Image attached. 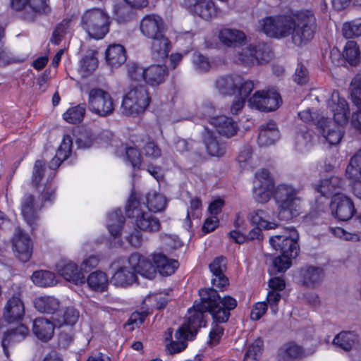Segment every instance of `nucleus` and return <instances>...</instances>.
Returning a JSON list of instances; mask_svg holds the SVG:
<instances>
[{"instance_id":"1","label":"nucleus","mask_w":361,"mask_h":361,"mask_svg":"<svg viewBox=\"0 0 361 361\" xmlns=\"http://www.w3.org/2000/svg\"><path fill=\"white\" fill-rule=\"evenodd\" d=\"M200 302L195 303L188 311L186 321L181 327H185L187 334L192 338L198 329L205 326L204 314L209 312L213 319L220 323L228 321L231 310L237 306L235 298L227 295L221 298L214 288H202L199 290Z\"/></svg>"},{"instance_id":"2","label":"nucleus","mask_w":361,"mask_h":361,"mask_svg":"<svg viewBox=\"0 0 361 361\" xmlns=\"http://www.w3.org/2000/svg\"><path fill=\"white\" fill-rule=\"evenodd\" d=\"M314 20L311 11H290L267 17L259 22V25L264 33L271 37L282 38L291 34L293 42L300 46L313 39L314 32L311 24Z\"/></svg>"},{"instance_id":"3","label":"nucleus","mask_w":361,"mask_h":361,"mask_svg":"<svg viewBox=\"0 0 361 361\" xmlns=\"http://www.w3.org/2000/svg\"><path fill=\"white\" fill-rule=\"evenodd\" d=\"M327 106L334 113V120L322 118L317 121V133H319L330 145H336L341 142L343 136L341 124L345 123L348 119V104L343 97H341L339 92L334 90L327 101Z\"/></svg>"},{"instance_id":"4","label":"nucleus","mask_w":361,"mask_h":361,"mask_svg":"<svg viewBox=\"0 0 361 361\" xmlns=\"http://www.w3.org/2000/svg\"><path fill=\"white\" fill-rule=\"evenodd\" d=\"M299 234L293 227L284 228V233L270 238L269 243L281 255L272 260V268L276 272H285L291 265V259L295 258L299 253Z\"/></svg>"},{"instance_id":"5","label":"nucleus","mask_w":361,"mask_h":361,"mask_svg":"<svg viewBox=\"0 0 361 361\" xmlns=\"http://www.w3.org/2000/svg\"><path fill=\"white\" fill-rule=\"evenodd\" d=\"M274 198L277 204L278 218L288 221L299 215L300 200L297 197V192L292 186L279 185L274 192Z\"/></svg>"},{"instance_id":"6","label":"nucleus","mask_w":361,"mask_h":361,"mask_svg":"<svg viewBox=\"0 0 361 361\" xmlns=\"http://www.w3.org/2000/svg\"><path fill=\"white\" fill-rule=\"evenodd\" d=\"M111 24L108 13L100 8L86 11L82 16L80 25L90 38L103 39L109 32Z\"/></svg>"},{"instance_id":"7","label":"nucleus","mask_w":361,"mask_h":361,"mask_svg":"<svg viewBox=\"0 0 361 361\" xmlns=\"http://www.w3.org/2000/svg\"><path fill=\"white\" fill-rule=\"evenodd\" d=\"M126 216L134 219L135 226L147 233H156L161 229V223L158 218L149 212L142 210L140 202L133 195L128 200Z\"/></svg>"},{"instance_id":"8","label":"nucleus","mask_w":361,"mask_h":361,"mask_svg":"<svg viewBox=\"0 0 361 361\" xmlns=\"http://www.w3.org/2000/svg\"><path fill=\"white\" fill-rule=\"evenodd\" d=\"M150 103L148 91L145 86L131 88L123 97L121 109L123 114L136 116L145 111Z\"/></svg>"},{"instance_id":"9","label":"nucleus","mask_w":361,"mask_h":361,"mask_svg":"<svg viewBox=\"0 0 361 361\" xmlns=\"http://www.w3.org/2000/svg\"><path fill=\"white\" fill-rule=\"evenodd\" d=\"M255 85L253 81L245 80L239 75H228L219 77L215 82L218 91L224 95H238L248 97Z\"/></svg>"},{"instance_id":"10","label":"nucleus","mask_w":361,"mask_h":361,"mask_svg":"<svg viewBox=\"0 0 361 361\" xmlns=\"http://www.w3.org/2000/svg\"><path fill=\"white\" fill-rule=\"evenodd\" d=\"M87 104L92 113L102 117L111 115L115 108L111 94L101 88H92L90 90Z\"/></svg>"},{"instance_id":"11","label":"nucleus","mask_w":361,"mask_h":361,"mask_svg":"<svg viewBox=\"0 0 361 361\" xmlns=\"http://www.w3.org/2000/svg\"><path fill=\"white\" fill-rule=\"evenodd\" d=\"M214 111L212 104H207L202 108L204 116L216 128L219 134L226 137L234 136L238 130V124L231 118L226 116H213Z\"/></svg>"},{"instance_id":"12","label":"nucleus","mask_w":361,"mask_h":361,"mask_svg":"<svg viewBox=\"0 0 361 361\" xmlns=\"http://www.w3.org/2000/svg\"><path fill=\"white\" fill-rule=\"evenodd\" d=\"M281 103L280 94L274 90L257 91L248 99L249 106L261 111H274Z\"/></svg>"},{"instance_id":"13","label":"nucleus","mask_w":361,"mask_h":361,"mask_svg":"<svg viewBox=\"0 0 361 361\" xmlns=\"http://www.w3.org/2000/svg\"><path fill=\"white\" fill-rule=\"evenodd\" d=\"M274 188V180L267 169H261L255 173L253 195L257 202H267L273 194Z\"/></svg>"},{"instance_id":"14","label":"nucleus","mask_w":361,"mask_h":361,"mask_svg":"<svg viewBox=\"0 0 361 361\" xmlns=\"http://www.w3.org/2000/svg\"><path fill=\"white\" fill-rule=\"evenodd\" d=\"M269 46L264 43L257 45H250L243 49L238 54V61L246 66L268 62L270 59Z\"/></svg>"},{"instance_id":"15","label":"nucleus","mask_w":361,"mask_h":361,"mask_svg":"<svg viewBox=\"0 0 361 361\" xmlns=\"http://www.w3.org/2000/svg\"><path fill=\"white\" fill-rule=\"evenodd\" d=\"M330 209L332 215L343 221L350 220L356 212L353 201L344 194L334 195L331 197Z\"/></svg>"},{"instance_id":"16","label":"nucleus","mask_w":361,"mask_h":361,"mask_svg":"<svg viewBox=\"0 0 361 361\" xmlns=\"http://www.w3.org/2000/svg\"><path fill=\"white\" fill-rule=\"evenodd\" d=\"M167 27L163 18L155 13L145 15L140 22V31L147 39L166 34Z\"/></svg>"},{"instance_id":"17","label":"nucleus","mask_w":361,"mask_h":361,"mask_svg":"<svg viewBox=\"0 0 361 361\" xmlns=\"http://www.w3.org/2000/svg\"><path fill=\"white\" fill-rule=\"evenodd\" d=\"M13 250L16 258L23 262H27L30 259L33 245L30 236L20 228H16L13 237Z\"/></svg>"},{"instance_id":"18","label":"nucleus","mask_w":361,"mask_h":361,"mask_svg":"<svg viewBox=\"0 0 361 361\" xmlns=\"http://www.w3.org/2000/svg\"><path fill=\"white\" fill-rule=\"evenodd\" d=\"M151 258L145 257L138 252L131 254L128 258V264L134 272L147 279H153L157 276L156 268Z\"/></svg>"},{"instance_id":"19","label":"nucleus","mask_w":361,"mask_h":361,"mask_svg":"<svg viewBox=\"0 0 361 361\" xmlns=\"http://www.w3.org/2000/svg\"><path fill=\"white\" fill-rule=\"evenodd\" d=\"M11 6L16 11L25 10L30 14L28 18L39 15L48 14L51 8L47 0H12Z\"/></svg>"},{"instance_id":"20","label":"nucleus","mask_w":361,"mask_h":361,"mask_svg":"<svg viewBox=\"0 0 361 361\" xmlns=\"http://www.w3.org/2000/svg\"><path fill=\"white\" fill-rule=\"evenodd\" d=\"M212 273V283L214 287L223 290L228 286V279L225 276L226 259L222 256L216 257L209 264Z\"/></svg>"},{"instance_id":"21","label":"nucleus","mask_w":361,"mask_h":361,"mask_svg":"<svg viewBox=\"0 0 361 361\" xmlns=\"http://www.w3.org/2000/svg\"><path fill=\"white\" fill-rule=\"evenodd\" d=\"M73 141L69 135H65L63 139L56 151L55 157L49 163V172L48 174V180H52L55 176L54 170H56L62 161H65L71 154Z\"/></svg>"},{"instance_id":"22","label":"nucleus","mask_w":361,"mask_h":361,"mask_svg":"<svg viewBox=\"0 0 361 361\" xmlns=\"http://www.w3.org/2000/svg\"><path fill=\"white\" fill-rule=\"evenodd\" d=\"M58 273L66 280L75 284H82L85 282L83 272L73 262L61 261L56 265Z\"/></svg>"},{"instance_id":"23","label":"nucleus","mask_w":361,"mask_h":361,"mask_svg":"<svg viewBox=\"0 0 361 361\" xmlns=\"http://www.w3.org/2000/svg\"><path fill=\"white\" fill-rule=\"evenodd\" d=\"M202 140L208 154L211 156L221 157L226 153V144L207 128H204L202 133Z\"/></svg>"},{"instance_id":"24","label":"nucleus","mask_w":361,"mask_h":361,"mask_svg":"<svg viewBox=\"0 0 361 361\" xmlns=\"http://www.w3.org/2000/svg\"><path fill=\"white\" fill-rule=\"evenodd\" d=\"M151 56L156 61H163L169 56L171 44L166 34L151 39Z\"/></svg>"},{"instance_id":"25","label":"nucleus","mask_w":361,"mask_h":361,"mask_svg":"<svg viewBox=\"0 0 361 361\" xmlns=\"http://www.w3.org/2000/svg\"><path fill=\"white\" fill-rule=\"evenodd\" d=\"M25 314V307L22 300L13 296L7 301L4 312V317L9 323L19 321Z\"/></svg>"},{"instance_id":"26","label":"nucleus","mask_w":361,"mask_h":361,"mask_svg":"<svg viewBox=\"0 0 361 361\" xmlns=\"http://www.w3.org/2000/svg\"><path fill=\"white\" fill-rule=\"evenodd\" d=\"M345 181L338 176H331L320 180L317 185V192L324 197L342 195L340 190L343 189Z\"/></svg>"},{"instance_id":"27","label":"nucleus","mask_w":361,"mask_h":361,"mask_svg":"<svg viewBox=\"0 0 361 361\" xmlns=\"http://www.w3.org/2000/svg\"><path fill=\"white\" fill-rule=\"evenodd\" d=\"M28 334V328L23 324H21L15 329H11L5 333L1 345L4 354L7 357H8V347L24 340Z\"/></svg>"},{"instance_id":"28","label":"nucleus","mask_w":361,"mask_h":361,"mask_svg":"<svg viewBox=\"0 0 361 361\" xmlns=\"http://www.w3.org/2000/svg\"><path fill=\"white\" fill-rule=\"evenodd\" d=\"M279 138V131L275 122L269 121L260 126L257 138V142L260 146L273 145Z\"/></svg>"},{"instance_id":"29","label":"nucleus","mask_w":361,"mask_h":361,"mask_svg":"<svg viewBox=\"0 0 361 361\" xmlns=\"http://www.w3.org/2000/svg\"><path fill=\"white\" fill-rule=\"evenodd\" d=\"M152 260L156 273L158 271L162 276L173 274L179 266L177 260L169 259L162 253H153Z\"/></svg>"},{"instance_id":"30","label":"nucleus","mask_w":361,"mask_h":361,"mask_svg":"<svg viewBox=\"0 0 361 361\" xmlns=\"http://www.w3.org/2000/svg\"><path fill=\"white\" fill-rule=\"evenodd\" d=\"M105 59L112 68H118L126 61V49L121 44H111L106 50Z\"/></svg>"},{"instance_id":"31","label":"nucleus","mask_w":361,"mask_h":361,"mask_svg":"<svg viewBox=\"0 0 361 361\" xmlns=\"http://www.w3.org/2000/svg\"><path fill=\"white\" fill-rule=\"evenodd\" d=\"M54 327L55 325L49 319L38 317L33 321L32 331L39 340L47 341L52 338Z\"/></svg>"},{"instance_id":"32","label":"nucleus","mask_w":361,"mask_h":361,"mask_svg":"<svg viewBox=\"0 0 361 361\" xmlns=\"http://www.w3.org/2000/svg\"><path fill=\"white\" fill-rule=\"evenodd\" d=\"M38 206L34 202V197L31 194H25L21 201V212L27 224L34 227L38 219L37 209Z\"/></svg>"},{"instance_id":"33","label":"nucleus","mask_w":361,"mask_h":361,"mask_svg":"<svg viewBox=\"0 0 361 361\" xmlns=\"http://www.w3.org/2000/svg\"><path fill=\"white\" fill-rule=\"evenodd\" d=\"M248 219L250 223L264 229H274L278 224L273 220L267 210L256 209L249 213Z\"/></svg>"},{"instance_id":"34","label":"nucleus","mask_w":361,"mask_h":361,"mask_svg":"<svg viewBox=\"0 0 361 361\" xmlns=\"http://www.w3.org/2000/svg\"><path fill=\"white\" fill-rule=\"evenodd\" d=\"M167 76L166 66L152 65L145 69V81L151 86H157L163 83Z\"/></svg>"},{"instance_id":"35","label":"nucleus","mask_w":361,"mask_h":361,"mask_svg":"<svg viewBox=\"0 0 361 361\" xmlns=\"http://www.w3.org/2000/svg\"><path fill=\"white\" fill-rule=\"evenodd\" d=\"M137 280L134 271L126 266L121 267L112 276L110 282L116 286L126 287Z\"/></svg>"},{"instance_id":"36","label":"nucleus","mask_w":361,"mask_h":361,"mask_svg":"<svg viewBox=\"0 0 361 361\" xmlns=\"http://www.w3.org/2000/svg\"><path fill=\"white\" fill-rule=\"evenodd\" d=\"M332 343L336 347L349 352L358 343V336L354 331H343L334 337Z\"/></svg>"},{"instance_id":"37","label":"nucleus","mask_w":361,"mask_h":361,"mask_svg":"<svg viewBox=\"0 0 361 361\" xmlns=\"http://www.w3.org/2000/svg\"><path fill=\"white\" fill-rule=\"evenodd\" d=\"M219 37L220 41L228 47L240 46L245 40V34L235 29H223L221 30Z\"/></svg>"},{"instance_id":"38","label":"nucleus","mask_w":361,"mask_h":361,"mask_svg":"<svg viewBox=\"0 0 361 361\" xmlns=\"http://www.w3.org/2000/svg\"><path fill=\"white\" fill-rule=\"evenodd\" d=\"M124 222L125 217L121 209H116L109 214L107 228L110 235L114 238L120 237Z\"/></svg>"},{"instance_id":"39","label":"nucleus","mask_w":361,"mask_h":361,"mask_svg":"<svg viewBox=\"0 0 361 361\" xmlns=\"http://www.w3.org/2000/svg\"><path fill=\"white\" fill-rule=\"evenodd\" d=\"M35 307L42 313L54 314L59 308V301L52 296H41L35 298Z\"/></svg>"},{"instance_id":"40","label":"nucleus","mask_w":361,"mask_h":361,"mask_svg":"<svg viewBox=\"0 0 361 361\" xmlns=\"http://www.w3.org/2000/svg\"><path fill=\"white\" fill-rule=\"evenodd\" d=\"M189 335L187 334L185 327H180L175 333V341H172L166 345L169 354L179 353L187 347V341Z\"/></svg>"},{"instance_id":"41","label":"nucleus","mask_w":361,"mask_h":361,"mask_svg":"<svg viewBox=\"0 0 361 361\" xmlns=\"http://www.w3.org/2000/svg\"><path fill=\"white\" fill-rule=\"evenodd\" d=\"M193 10L197 15L206 20L212 19L216 13L212 0H196Z\"/></svg>"},{"instance_id":"42","label":"nucleus","mask_w":361,"mask_h":361,"mask_svg":"<svg viewBox=\"0 0 361 361\" xmlns=\"http://www.w3.org/2000/svg\"><path fill=\"white\" fill-rule=\"evenodd\" d=\"M146 198L147 205L149 211L159 212L165 209L167 201L163 195L152 190L147 193Z\"/></svg>"},{"instance_id":"43","label":"nucleus","mask_w":361,"mask_h":361,"mask_svg":"<svg viewBox=\"0 0 361 361\" xmlns=\"http://www.w3.org/2000/svg\"><path fill=\"white\" fill-rule=\"evenodd\" d=\"M87 283L91 289L102 292L107 287L108 278L104 272L97 271L89 275L87 279Z\"/></svg>"},{"instance_id":"44","label":"nucleus","mask_w":361,"mask_h":361,"mask_svg":"<svg viewBox=\"0 0 361 361\" xmlns=\"http://www.w3.org/2000/svg\"><path fill=\"white\" fill-rule=\"evenodd\" d=\"M303 353L302 347L293 342L284 344L279 351V355L285 361L300 358Z\"/></svg>"},{"instance_id":"45","label":"nucleus","mask_w":361,"mask_h":361,"mask_svg":"<svg viewBox=\"0 0 361 361\" xmlns=\"http://www.w3.org/2000/svg\"><path fill=\"white\" fill-rule=\"evenodd\" d=\"M86 112V104H80L69 108L63 114V119L72 124L80 123L82 121Z\"/></svg>"},{"instance_id":"46","label":"nucleus","mask_w":361,"mask_h":361,"mask_svg":"<svg viewBox=\"0 0 361 361\" xmlns=\"http://www.w3.org/2000/svg\"><path fill=\"white\" fill-rule=\"evenodd\" d=\"M79 312L73 307H67L61 315H57L54 318L55 325L61 326L63 325L73 326L79 319Z\"/></svg>"},{"instance_id":"47","label":"nucleus","mask_w":361,"mask_h":361,"mask_svg":"<svg viewBox=\"0 0 361 361\" xmlns=\"http://www.w3.org/2000/svg\"><path fill=\"white\" fill-rule=\"evenodd\" d=\"M314 131L300 133L295 137V147L302 152H307L313 148Z\"/></svg>"},{"instance_id":"48","label":"nucleus","mask_w":361,"mask_h":361,"mask_svg":"<svg viewBox=\"0 0 361 361\" xmlns=\"http://www.w3.org/2000/svg\"><path fill=\"white\" fill-rule=\"evenodd\" d=\"M345 175L350 179H356L361 176V149L351 157L345 170Z\"/></svg>"},{"instance_id":"49","label":"nucleus","mask_w":361,"mask_h":361,"mask_svg":"<svg viewBox=\"0 0 361 361\" xmlns=\"http://www.w3.org/2000/svg\"><path fill=\"white\" fill-rule=\"evenodd\" d=\"M32 280L37 286H51L55 283V275L49 271H36L32 275Z\"/></svg>"},{"instance_id":"50","label":"nucleus","mask_w":361,"mask_h":361,"mask_svg":"<svg viewBox=\"0 0 361 361\" xmlns=\"http://www.w3.org/2000/svg\"><path fill=\"white\" fill-rule=\"evenodd\" d=\"M141 141L145 142V145L142 147V152L146 157L151 159H156L161 157V149L151 137L147 135H143Z\"/></svg>"},{"instance_id":"51","label":"nucleus","mask_w":361,"mask_h":361,"mask_svg":"<svg viewBox=\"0 0 361 361\" xmlns=\"http://www.w3.org/2000/svg\"><path fill=\"white\" fill-rule=\"evenodd\" d=\"M301 282L307 288L314 289L316 283V268L313 266H307L300 271Z\"/></svg>"},{"instance_id":"52","label":"nucleus","mask_w":361,"mask_h":361,"mask_svg":"<svg viewBox=\"0 0 361 361\" xmlns=\"http://www.w3.org/2000/svg\"><path fill=\"white\" fill-rule=\"evenodd\" d=\"M345 38H353L361 35V18L345 23L342 27Z\"/></svg>"},{"instance_id":"53","label":"nucleus","mask_w":361,"mask_h":361,"mask_svg":"<svg viewBox=\"0 0 361 361\" xmlns=\"http://www.w3.org/2000/svg\"><path fill=\"white\" fill-rule=\"evenodd\" d=\"M349 90L353 102L361 108V74H357L353 78Z\"/></svg>"},{"instance_id":"54","label":"nucleus","mask_w":361,"mask_h":361,"mask_svg":"<svg viewBox=\"0 0 361 361\" xmlns=\"http://www.w3.org/2000/svg\"><path fill=\"white\" fill-rule=\"evenodd\" d=\"M359 54L357 44L353 41L348 42L345 46L343 56L351 66L358 62Z\"/></svg>"},{"instance_id":"55","label":"nucleus","mask_w":361,"mask_h":361,"mask_svg":"<svg viewBox=\"0 0 361 361\" xmlns=\"http://www.w3.org/2000/svg\"><path fill=\"white\" fill-rule=\"evenodd\" d=\"M71 20L63 19L57 25L52 33L51 39V42L59 44L61 40V37L68 32L70 28Z\"/></svg>"},{"instance_id":"56","label":"nucleus","mask_w":361,"mask_h":361,"mask_svg":"<svg viewBox=\"0 0 361 361\" xmlns=\"http://www.w3.org/2000/svg\"><path fill=\"white\" fill-rule=\"evenodd\" d=\"M46 171L45 163L42 160H37L33 167L32 176V183L33 185L37 186L39 184Z\"/></svg>"},{"instance_id":"57","label":"nucleus","mask_w":361,"mask_h":361,"mask_svg":"<svg viewBox=\"0 0 361 361\" xmlns=\"http://www.w3.org/2000/svg\"><path fill=\"white\" fill-rule=\"evenodd\" d=\"M128 77L134 81L145 80V69L135 63H128L126 66Z\"/></svg>"},{"instance_id":"58","label":"nucleus","mask_w":361,"mask_h":361,"mask_svg":"<svg viewBox=\"0 0 361 361\" xmlns=\"http://www.w3.org/2000/svg\"><path fill=\"white\" fill-rule=\"evenodd\" d=\"M202 208V201L198 197L192 198L190 200V207L187 211L186 221L190 224V218L198 219L200 216V210Z\"/></svg>"},{"instance_id":"59","label":"nucleus","mask_w":361,"mask_h":361,"mask_svg":"<svg viewBox=\"0 0 361 361\" xmlns=\"http://www.w3.org/2000/svg\"><path fill=\"white\" fill-rule=\"evenodd\" d=\"M126 156L134 168H140L142 163V156L137 148L133 147H126Z\"/></svg>"},{"instance_id":"60","label":"nucleus","mask_w":361,"mask_h":361,"mask_svg":"<svg viewBox=\"0 0 361 361\" xmlns=\"http://www.w3.org/2000/svg\"><path fill=\"white\" fill-rule=\"evenodd\" d=\"M192 63L196 71L204 72L209 69L210 64L207 57L200 53H194L192 55Z\"/></svg>"},{"instance_id":"61","label":"nucleus","mask_w":361,"mask_h":361,"mask_svg":"<svg viewBox=\"0 0 361 361\" xmlns=\"http://www.w3.org/2000/svg\"><path fill=\"white\" fill-rule=\"evenodd\" d=\"M98 61L94 56H85L80 62V70L87 75L92 73L97 67Z\"/></svg>"},{"instance_id":"62","label":"nucleus","mask_w":361,"mask_h":361,"mask_svg":"<svg viewBox=\"0 0 361 361\" xmlns=\"http://www.w3.org/2000/svg\"><path fill=\"white\" fill-rule=\"evenodd\" d=\"M299 118L310 127L316 126V112L314 108H307L298 113Z\"/></svg>"},{"instance_id":"63","label":"nucleus","mask_w":361,"mask_h":361,"mask_svg":"<svg viewBox=\"0 0 361 361\" xmlns=\"http://www.w3.org/2000/svg\"><path fill=\"white\" fill-rule=\"evenodd\" d=\"M329 230L334 235L341 238H344L346 240L356 241L360 240V236L357 233H348L340 227H330Z\"/></svg>"},{"instance_id":"64","label":"nucleus","mask_w":361,"mask_h":361,"mask_svg":"<svg viewBox=\"0 0 361 361\" xmlns=\"http://www.w3.org/2000/svg\"><path fill=\"white\" fill-rule=\"evenodd\" d=\"M267 303L265 302H259L255 304L250 313V319L257 321L266 313L267 310Z\"/></svg>"}]
</instances>
